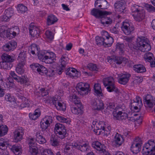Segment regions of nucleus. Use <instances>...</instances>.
Instances as JSON below:
<instances>
[{"label":"nucleus","mask_w":155,"mask_h":155,"mask_svg":"<svg viewBox=\"0 0 155 155\" xmlns=\"http://www.w3.org/2000/svg\"><path fill=\"white\" fill-rule=\"evenodd\" d=\"M1 58L2 61L10 63L13 62L15 60L14 57L5 53L2 54L1 55Z\"/></svg>","instance_id":"bb28decb"},{"label":"nucleus","mask_w":155,"mask_h":155,"mask_svg":"<svg viewBox=\"0 0 155 155\" xmlns=\"http://www.w3.org/2000/svg\"><path fill=\"white\" fill-rule=\"evenodd\" d=\"M41 155H54L51 150L46 149L44 150Z\"/></svg>","instance_id":"13d9d810"},{"label":"nucleus","mask_w":155,"mask_h":155,"mask_svg":"<svg viewBox=\"0 0 155 155\" xmlns=\"http://www.w3.org/2000/svg\"><path fill=\"white\" fill-rule=\"evenodd\" d=\"M105 124L104 122L100 121H98V123H97V132H96L95 131H94V132L96 134H97V130H104L105 129Z\"/></svg>","instance_id":"79ce46f5"},{"label":"nucleus","mask_w":155,"mask_h":155,"mask_svg":"<svg viewBox=\"0 0 155 155\" xmlns=\"http://www.w3.org/2000/svg\"><path fill=\"white\" fill-rule=\"evenodd\" d=\"M121 108L116 107L113 111V116L117 120H123L128 118V114L127 113L121 111Z\"/></svg>","instance_id":"9b49d317"},{"label":"nucleus","mask_w":155,"mask_h":155,"mask_svg":"<svg viewBox=\"0 0 155 155\" xmlns=\"http://www.w3.org/2000/svg\"><path fill=\"white\" fill-rule=\"evenodd\" d=\"M52 122V117L51 116H47L41 120L40 124L42 131H45L47 129Z\"/></svg>","instance_id":"4468645a"},{"label":"nucleus","mask_w":155,"mask_h":155,"mask_svg":"<svg viewBox=\"0 0 155 155\" xmlns=\"http://www.w3.org/2000/svg\"><path fill=\"white\" fill-rule=\"evenodd\" d=\"M91 105L95 110H101L104 109V104L102 101L99 100H94Z\"/></svg>","instance_id":"5701e85b"},{"label":"nucleus","mask_w":155,"mask_h":155,"mask_svg":"<svg viewBox=\"0 0 155 155\" xmlns=\"http://www.w3.org/2000/svg\"><path fill=\"white\" fill-rule=\"evenodd\" d=\"M8 131V128L5 125L0 126V137L4 136L6 134Z\"/></svg>","instance_id":"a19ab883"},{"label":"nucleus","mask_w":155,"mask_h":155,"mask_svg":"<svg viewBox=\"0 0 155 155\" xmlns=\"http://www.w3.org/2000/svg\"><path fill=\"white\" fill-rule=\"evenodd\" d=\"M55 132L57 136L63 139L68 135L65 126L63 124L57 123L55 125Z\"/></svg>","instance_id":"0eeeda50"},{"label":"nucleus","mask_w":155,"mask_h":155,"mask_svg":"<svg viewBox=\"0 0 155 155\" xmlns=\"http://www.w3.org/2000/svg\"><path fill=\"white\" fill-rule=\"evenodd\" d=\"M45 34L46 37L47 38L50 39H52L53 38L54 35L51 31H46Z\"/></svg>","instance_id":"680f3d73"},{"label":"nucleus","mask_w":155,"mask_h":155,"mask_svg":"<svg viewBox=\"0 0 155 155\" xmlns=\"http://www.w3.org/2000/svg\"><path fill=\"white\" fill-rule=\"evenodd\" d=\"M104 33L105 37L108 39V46H107L110 47L114 42V39L112 37L108 36V33L107 31L104 32Z\"/></svg>","instance_id":"c03bdc74"},{"label":"nucleus","mask_w":155,"mask_h":155,"mask_svg":"<svg viewBox=\"0 0 155 155\" xmlns=\"http://www.w3.org/2000/svg\"><path fill=\"white\" fill-rule=\"evenodd\" d=\"M5 99L7 101L11 102L14 101V99L11 97L10 94L8 93L5 95Z\"/></svg>","instance_id":"69168bd1"},{"label":"nucleus","mask_w":155,"mask_h":155,"mask_svg":"<svg viewBox=\"0 0 155 155\" xmlns=\"http://www.w3.org/2000/svg\"><path fill=\"white\" fill-rule=\"evenodd\" d=\"M25 63L19 62L17 64L16 68V71L18 74H23L24 71V66Z\"/></svg>","instance_id":"c756f323"},{"label":"nucleus","mask_w":155,"mask_h":155,"mask_svg":"<svg viewBox=\"0 0 155 155\" xmlns=\"http://www.w3.org/2000/svg\"><path fill=\"white\" fill-rule=\"evenodd\" d=\"M133 143H138L139 145L140 144L141 145L142 144L141 140L139 137L136 138L134 139V142Z\"/></svg>","instance_id":"338daca9"},{"label":"nucleus","mask_w":155,"mask_h":155,"mask_svg":"<svg viewBox=\"0 0 155 155\" xmlns=\"http://www.w3.org/2000/svg\"><path fill=\"white\" fill-rule=\"evenodd\" d=\"M88 67L90 70L96 71H98L99 69L97 65L93 63H89L88 64Z\"/></svg>","instance_id":"864d4df0"},{"label":"nucleus","mask_w":155,"mask_h":155,"mask_svg":"<svg viewBox=\"0 0 155 155\" xmlns=\"http://www.w3.org/2000/svg\"><path fill=\"white\" fill-rule=\"evenodd\" d=\"M65 68H63L62 67L59 66L57 68V72L59 74H61Z\"/></svg>","instance_id":"774afa93"},{"label":"nucleus","mask_w":155,"mask_h":155,"mask_svg":"<svg viewBox=\"0 0 155 155\" xmlns=\"http://www.w3.org/2000/svg\"><path fill=\"white\" fill-rule=\"evenodd\" d=\"M53 104L54 105L57 110H62L64 111L66 109L65 104L63 103H62L59 101L58 99L55 97H53L52 99Z\"/></svg>","instance_id":"aec40b11"},{"label":"nucleus","mask_w":155,"mask_h":155,"mask_svg":"<svg viewBox=\"0 0 155 155\" xmlns=\"http://www.w3.org/2000/svg\"><path fill=\"white\" fill-rule=\"evenodd\" d=\"M124 140L121 135L117 133L114 137L113 143L116 147L120 146L124 143Z\"/></svg>","instance_id":"b1692460"},{"label":"nucleus","mask_w":155,"mask_h":155,"mask_svg":"<svg viewBox=\"0 0 155 155\" xmlns=\"http://www.w3.org/2000/svg\"><path fill=\"white\" fill-rule=\"evenodd\" d=\"M129 48L132 51L139 50L143 52H147L151 49L149 40L144 37H138L136 40V45L132 42L128 43Z\"/></svg>","instance_id":"f03ea898"},{"label":"nucleus","mask_w":155,"mask_h":155,"mask_svg":"<svg viewBox=\"0 0 155 155\" xmlns=\"http://www.w3.org/2000/svg\"><path fill=\"white\" fill-rule=\"evenodd\" d=\"M121 28L123 31L127 35L131 34L133 32L134 29L133 25L127 21L122 22Z\"/></svg>","instance_id":"9d476101"},{"label":"nucleus","mask_w":155,"mask_h":155,"mask_svg":"<svg viewBox=\"0 0 155 155\" xmlns=\"http://www.w3.org/2000/svg\"><path fill=\"white\" fill-rule=\"evenodd\" d=\"M21 102H22V103L20 104V107L22 108H23L29 106V104L28 100L26 98H25V99L22 101Z\"/></svg>","instance_id":"4d7b16f0"},{"label":"nucleus","mask_w":155,"mask_h":155,"mask_svg":"<svg viewBox=\"0 0 155 155\" xmlns=\"http://www.w3.org/2000/svg\"><path fill=\"white\" fill-rule=\"evenodd\" d=\"M105 36L103 35L101 37L97 36L95 37V40L96 44L99 46L103 45Z\"/></svg>","instance_id":"58836bf2"},{"label":"nucleus","mask_w":155,"mask_h":155,"mask_svg":"<svg viewBox=\"0 0 155 155\" xmlns=\"http://www.w3.org/2000/svg\"><path fill=\"white\" fill-rule=\"evenodd\" d=\"M141 145L136 143H132L130 148V150L133 153H137L141 150Z\"/></svg>","instance_id":"7c9ffc66"},{"label":"nucleus","mask_w":155,"mask_h":155,"mask_svg":"<svg viewBox=\"0 0 155 155\" xmlns=\"http://www.w3.org/2000/svg\"><path fill=\"white\" fill-rule=\"evenodd\" d=\"M7 144V143L6 141L2 138L0 139V150L1 151L4 150L5 151V150L6 148V145Z\"/></svg>","instance_id":"a18cd8bd"},{"label":"nucleus","mask_w":155,"mask_h":155,"mask_svg":"<svg viewBox=\"0 0 155 155\" xmlns=\"http://www.w3.org/2000/svg\"><path fill=\"white\" fill-rule=\"evenodd\" d=\"M145 8L149 12H153L155 11V7L151 5L146 4L145 5Z\"/></svg>","instance_id":"5fc2aeb1"},{"label":"nucleus","mask_w":155,"mask_h":155,"mask_svg":"<svg viewBox=\"0 0 155 155\" xmlns=\"http://www.w3.org/2000/svg\"><path fill=\"white\" fill-rule=\"evenodd\" d=\"M0 64L1 68L4 69H9L12 67V64L10 63L3 61L0 62Z\"/></svg>","instance_id":"ea45409f"},{"label":"nucleus","mask_w":155,"mask_h":155,"mask_svg":"<svg viewBox=\"0 0 155 155\" xmlns=\"http://www.w3.org/2000/svg\"><path fill=\"white\" fill-rule=\"evenodd\" d=\"M103 82L104 86H107L106 89L108 91H114L116 93L119 92L118 89L115 85L114 79L112 77L105 78L103 79Z\"/></svg>","instance_id":"423d86ee"},{"label":"nucleus","mask_w":155,"mask_h":155,"mask_svg":"<svg viewBox=\"0 0 155 155\" xmlns=\"http://www.w3.org/2000/svg\"><path fill=\"white\" fill-rule=\"evenodd\" d=\"M66 74L70 77H78L80 75V73L76 70L73 68H69L67 70Z\"/></svg>","instance_id":"393cba45"},{"label":"nucleus","mask_w":155,"mask_h":155,"mask_svg":"<svg viewBox=\"0 0 155 155\" xmlns=\"http://www.w3.org/2000/svg\"><path fill=\"white\" fill-rule=\"evenodd\" d=\"M57 119L59 121L65 123H69V119L64 118L62 116H56Z\"/></svg>","instance_id":"8fccbe9b"},{"label":"nucleus","mask_w":155,"mask_h":155,"mask_svg":"<svg viewBox=\"0 0 155 155\" xmlns=\"http://www.w3.org/2000/svg\"><path fill=\"white\" fill-rule=\"evenodd\" d=\"M92 146L94 148L99 151L100 153H104L106 152L104 149L105 146L104 145H102L98 141H95L93 142Z\"/></svg>","instance_id":"4be33fe9"},{"label":"nucleus","mask_w":155,"mask_h":155,"mask_svg":"<svg viewBox=\"0 0 155 155\" xmlns=\"http://www.w3.org/2000/svg\"><path fill=\"white\" fill-rule=\"evenodd\" d=\"M143 58L146 61L150 62V65L151 67H155V61L153 54L150 52L145 53L143 56Z\"/></svg>","instance_id":"6ab92c4d"},{"label":"nucleus","mask_w":155,"mask_h":155,"mask_svg":"<svg viewBox=\"0 0 155 155\" xmlns=\"http://www.w3.org/2000/svg\"><path fill=\"white\" fill-rule=\"evenodd\" d=\"M76 89L78 93L82 95L87 94L90 91L89 84L87 83L82 82L77 84Z\"/></svg>","instance_id":"6e6552de"},{"label":"nucleus","mask_w":155,"mask_h":155,"mask_svg":"<svg viewBox=\"0 0 155 155\" xmlns=\"http://www.w3.org/2000/svg\"><path fill=\"white\" fill-rule=\"evenodd\" d=\"M11 34L9 30H4L0 33V36L4 38H8Z\"/></svg>","instance_id":"49530a36"},{"label":"nucleus","mask_w":155,"mask_h":155,"mask_svg":"<svg viewBox=\"0 0 155 155\" xmlns=\"http://www.w3.org/2000/svg\"><path fill=\"white\" fill-rule=\"evenodd\" d=\"M70 146L75 148L81 151L85 152L88 150L89 148V143L87 142H73L67 143L64 150V152H67V150H70Z\"/></svg>","instance_id":"20e7f679"},{"label":"nucleus","mask_w":155,"mask_h":155,"mask_svg":"<svg viewBox=\"0 0 155 155\" xmlns=\"http://www.w3.org/2000/svg\"><path fill=\"white\" fill-rule=\"evenodd\" d=\"M50 142L51 143L53 146H57L59 145L58 141L55 138H51L50 139Z\"/></svg>","instance_id":"052dcab7"},{"label":"nucleus","mask_w":155,"mask_h":155,"mask_svg":"<svg viewBox=\"0 0 155 155\" xmlns=\"http://www.w3.org/2000/svg\"><path fill=\"white\" fill-rule=\"evenodd\" d=\"M31 53L33 54H37L38 59L43 62L48 64H51L56 61V54L52 52H48L46 51L43 52L40 51L38 47L35 44L31 46Z\"/></svg>","instance_id":"f257e3e1"},{"label":"nucleus","mask_w":155,"mask_h":155,"mask_svg":"<svg viewBox=\"0 0 155 155\" xmlns=\"http://www.w3.org/2000/svg\"><path fill=\"white\" fill-rule=\"evenodd\" d=\"M8 82L7 83H6V85H9V87H15V84L14 83V81L12 79L10 78V76L9 78H8Z\"/></svg>","instance_id":"e2e57ef3"},{"label":"nucleus","mask_w":155,"mask_h":155,"mask_svg":"<svg viewBox=\"0 0 155 155\" xmlns=\"http://www.w3.org/2000/svg\"><path fill=\"white\" fill-rule=\"evenodd\" d=\"M114 60H115L114 61L116 64H120L122 63L123 58L122 57H116L115 59H114Z\"/></svg>","instance_id":"0e129e2a"},{"label":"nucleus","mask_w":155,"mask_h":155,"mask_svg":"<svg viewBox=\"0 0 155 155\" xmlns=\"http://www.w3.org/2000/svg\"><path fill=\"white\" fill-rule=\"evenodd\" d=\"M14 139L15 142L20 141L22 138L24 132L22 127H19L14 132Z\"/></svg>","instance_id":"a211bd4d"},{"label":"nucleus","mask_w":155,"mask_h":155,"mask_svg":"<svg viewBox=\"0 0 155 155\" xmlns=\"http://www.w3.org/2000/svg\"><path fill=\"white\" fill-rule=\"evenodd\" d=\"M4 13L8 17L11 18L13 15V9L12 8H9L5 10Z\"/></svg>","instance_id":"3c124183"},{"label":"nucleus","mask_w":155,"mask_h":155,"mask_svg":"<svg viewBox=\"0 0 155 155\" xmlns=\"http://www.w3.org/2000/svg\"><path fill=\"white\" fill-rule=\"evenodd\" d=\"M144 104L149 107H153L155 105V98L150 94H147L143 97Z\"/></svg>","instance_id":"2eb2a0df"},{"label":"nucleus","mask_w":155,"mask_h":155,"mask_svg":"<svg viewBox=\"0 0 155 155\" xmlns=\"http://www.w3.org/2000/svg\"><path fill=\"white\" fill-rule=\"evenodd\" d=\"M69 59L65 55H63L61 58L60 61L61 62V64L59 66L62 67L63 68H65L66 65L69 62Z\"/></svg>","instance_id":"473e14b6"},{"label":"nucleus","mask_w":155,"mask_h":155,"mask_svg":"<svg viewBox=\"0 0 155 155\" xmlns=\"http://www.w3.org/2000/svg\"><path fill=\"white\" fill-rule=\"evenodd\" d=\"M134 102L132 103V106L138 107L140 108L142 105L141 98L139 96H137L136 99L133 100Z\"/></svg>","instance_id":"e433bc0d"},{"label":"nucleus","mask_w":155,"mask_h":155,"mask_svg":"<svg viewBox=\"0 0 155 155\" xmlns=\"http://www.w3.org/2000/svg\"><path fill=\"white\" fill-rule=\"evenodd\" d=\"M41 114L40 110L38 108L35 110L34 113H30L29 116L31 120H35L40 117Z\"/></svg>","instance_id":"cd10ccee"},{"label":"nucleus","mask_w":155,"mask_h":155,"mask_svg":"<svg viewBox=\"0 0 155 155\" xmlns=\"http://www.w3.org/2000/svg\"><path fill=\"white\" fill-rule=\"evenodd\" d=\"M141 8V7L134 4L132 6L131 8L132 12L135 13L133 15L135 20L138 22L141 21L145 17L144 11Z\"/></svg>","instance_id":"39448f33"},{"label":"nucleus","mask_w":155,"mask_h":155,"mask_svg":"<svg viewBox=\"0 0 155 155\" xmlns=\"http://www.w3.org/2000/svg\"><path fill=\"white\" fill-rule=\"evenodd\" d=\"M30 152L31 155H41V153H38L37 147L30 148Z\"/></svg>","instance_id":"6e6d98bb"},{"label":"nucleus","mask_w":155,"mask_h":155,"mask_svg":"<svg viewBox=\"0 0 155 155\" xmlns=\"http://www.w3.org/2000/svg\"><path fill=\"white\" fill-rule=\"evenodd\" d=\"M109 6L108 3L107 1L102 0L101 4L98 5V7L102 9H106Z\"/></svg>","instance_id":"603ef678"},{"label":"nucleus","mask_w":155,"mask_h":155,"mask_svg":"<svg viewBox=\"0 0 155 155\" xmlns=\"http://www.w3.org/2000/svg\"><path fill=\"white\" fill-rule=\"evenodd\" d=\"M17 46L16 42L14 41H11L3 45L2 47L4 51L6 52L13 51Z\"/></svg>","instance_id":"dca6fc26"},{"label":"nucleus","mask_w":155,"mask_h":155,"mask_svg":"<svg viewBox=\"0 0 155 155\" xmlns=\"http://www.w3.org/2000/svg\"><path fill=\"white\" fill-rule=\"evenodd\" d=\"M111 13L110 12L102 11L96 8H93L91 12V15L97 18H100L101 24L105 26H108L112 23V20L110 18L106 16Z\"/></svg>","instance_id":"7ed1b4c3"},{"label":"nucleus","mask_w":155,"mask_h":155,"mask_svg":"<svg viewBox=\"0 0 155 155\" xmlns=\"http://www.w3.org/2000/svg\"><path fill=\"white\" fill-rule=\"evenodd\" d=\"M26 51L22 49L21 50L18 57V60L19 62L25 63L26 57Z\"/></svg>","instance_id":"c85d7f7f"},{"label":"nucleus","mask_w":155,"mask_h":155,"mask_svg":"<svg viewBox=\"0 0 155 155\" xmlns=\"http://www.w3.org/2000/svg\"><path fill=\"white\" fill-rule=\"evenodd\" d=\"M114 6L116 12L119 14L126 12L125 3L124 0L116 2L114 4Z\"/></svg>","instance_id":"f8f14e48"},{"label":"nucleus","mask_w":155,"mask_h":155,"mask_svg":"<svg viewBox=\"0 0 155 155\" xmlns=\"http://www.w3.org/2000/svg\"><path fill=\"white\" fill-rule=\"evenodd\" d=\"M31 68L34 70H36L41 75H45L48 72V70L44 66L38 63H35L30 65Z\"/></svg>","instance_id":"ddd939ff"},{"label":"nucleus","mask_w":155,"mask_h":155,"mask_svg":"<svg viewBox=\"0 0 155 155\" xmlns=\"http://www.w3.org/2000/svg\"><path fill=\"white\" fill-rule=\"evenodd\" d=\"M130 76V74H129L121 75L118 79L119 83L123 85L126 84L127 83Z\"/></svg>","instance_id":"a878e982"},{"label":"nucleus","mask_w":155,"mask_h":155,"mask_svg":"<svg viewBox=\"0 0 155 155\" xmlns=\"http://www.w3.org/2000/svg\"><path fill=\"white\" fill-rule=\"evenodd\" d=\"M30 35L34 37L37 38L39 36L40 30L38 27L31 24L29 27Z\"/></svg>","instance_id":"412c9836"},{"label":"nucleus","mask_w":155,"mask_h":155,"mask_svg":"<svg viewBox=\"0 0 155 155\" xmlns=\"http://www.w3.org/2000/svg\"><path fill=\"white\" fill-rule=\"evenodd\" d=\"M155 150V142L153 140H150L144 145L142 152L144 155H148L150 152Z\"/></svg>","instance_id":"1a4fd4ad"},{"label":"nucleus","mask_w":155,"mask_h":155,"mask_svg":"<svg viewBox=\"0 0 155 155\" xmlns=\"http://www.w3.org/2000/svg\"><path fill=\"white\" fill-rule=\"evenodd\" d=\"M17 10L19 13H25L27 10V8L22 5H18V6Z\"/></svg>","instance_id":"09e8293b"},{"label":"nucleus","mask_w":155,"mask_h":155,"mask_svg":"<svg viewBox=\"0 0 155 155\" xmlns=\"http://www.w3.org/2000/svg\"><path fill=\"white\" fill-rule=\"evenodd\" d=\"M58 19L56 17L53 15H49L47 19V23L48 25L54 24L58 21Z\"/></svg>","instance_id":"f704fd0d"},{"label":"nucleus","mask_w":155,"mask_h":155,"mask_svg":"<svg viewBox=\"0 0 155 155\" xmlns=\"http://www.w3.org/2000/svg\"><path fill=\"white\" fill-rule=\"evenodd\" d=\"M133 67L134 70L138 73L144 72L146 71L145 67L141 64L135 65Z\"/></svg>","instance_id":"c9c22d12"},{"label":"nucleus","mask_w":155,"mask_h":155,"mask_svg":"<svg viewBox=\"0 0 155 155\" xmlns=\"http://www.w3.org/2000/svg\"><path fill=\"white\" fill-rule=\"evenodd\" d=\"M70 99L71 101L75 104H78L80 102L79 98L75 95L70 97Z\"/></svg>","instance_id":"de8ad7c7"},{"label":"nucleus","mask_w":155,"mask_h":155,"mask_svg":"<svg viewBox=\"0 0 155 155\" xmlns=\"http://www.w3.org/2000/svg\"><path fill=\"white\" fill-rule=\"evenodd\" d=\"M10 75L12 78L18 83L22 84L24 83L27 84L26 79L24 76L21 75V76H18L13 71H11L10 73Z\"/></svg>","instance_id":"f3484780"},{"label":"nucleus","mask_w":155,"mask_h":155,"mask_svg":"<svg viewBox=\"0 0 155 155\" xmlns=\"http://www.w3.org/2000/svg\"><path fill=\"white\" fill-rule=\"evenodd\" d=\"M71 110L72 113L76 114H81L82 110L78 107H71Z\"/></svg>","instance_id":"37998d69"},{"label":"nucleus","mask_w":155,"mask_h":155,"mask_svg":"<svg viewBox=\"0 0 155 155\" xmlns=\"http://www.w3.org/2000/svg\"><path fill=\"white\" fill-rule=\"evenodd\" d=\"M116 49L117 51H119V53L122 55L124 52L125 47L123 44L118 43L116 45Z\"/></svg>","instance_id":"4c0bfd02"},{"label":"nucleus","mask_w":155,"mask_h":155,"mask_svg":"<svg viewBox=\"0 0 155 155\" xmlns=\"http://www.w3.org/2000/svg\"><path fill=\"white\" fill-rule=\"evenodd\" d=\"M36 140L40 144H43L46 142L45 138L39 132H37L36 134Z\"/></svg>","instance_id":"2f4dec72"},{"label":"nucleus","mask_w":155,"mask_h":155,"mask_svg":"<svg viewBox=\"0 0 155 155\" xmlns=\"http://www.w3.org/2000/svg\"><path fill=\"white\" fill-rule=\"evenodd\" d=\"M11 149L16 155H18L21 153V147L20 145H14L12 146Z\"/></svg>","instance_id":"72a5a7b5"},{"label":"nucleus","mask_w":155,"mask_h":155,"mask_svg":"<svg viewBox=\"0 0 155 155\" xmlns=\"http://www.w3.org/2000/svg\"><path fill=\"white\" fill-rule=\"evenodd\" d=\"M28 143L30 148L35 147V141L34 138H29L28 140Z\"/></svg>","instance_id":"bf43d9fd"}]
</instances>
